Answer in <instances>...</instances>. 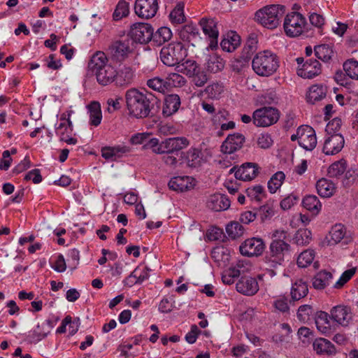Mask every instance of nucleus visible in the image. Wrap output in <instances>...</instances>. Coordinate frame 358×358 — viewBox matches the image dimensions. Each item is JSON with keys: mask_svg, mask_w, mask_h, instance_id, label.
Here are the masks:
<instances>
[{"mask_svg": "<svg viewBox=\"0 0 358 358\" xmlns=\"http://www.w3.org/2000/svg\"><path fill=\"white\" fill-rule=\"evenodd\" d=\"M343 69L346 74L352 79L358 80V62L352 59L343 64Z\"/></svg>", "mask_w": 358, "mask_h": 358, "instance_id": "de8ad7c7", "label": "nucleus"}, {"mask_svg": "<svg viewBox=\"0 0 358 358\" xmlns=\"http://www.w3.org/2000/svg\"><path fill=\"white\" fill-rule=\"evenodd\" d=\"M285 179V175L282 171L274 173L268 182V189L271 194H274L282 186Z\"/></svg>", "mask_w": 358, "mask_h": 358, "instance_id": "4c0bfd02", "label": "nucleus"}, {"mask_svg": "<svg viewBox=\"0 0 358 358\" xmlns=\"http://www.w3.org/2000/svg\"><path fill=\"white\" fill-rule=\"evenodd\" d=\"M316 188L318 194L323 197H330L335 192L334 183L326 178H322L317 182Z\"/></svg>", "mask_w": 358, "mask_h": 358, "instance_id": "c756f323", "label": "nucleus"}, {"mask_svg": "<svg viewBox=\"0 0 358 358\" xmlns=\"http://www.w3.org/2000/svg\"><path fill=\"white\" fill-rule=\"evenodd\" d=\"M90 114V123L93 126H98L101 121L102 114L101 106L98 102L94 101L88 106Z\"/></svg>", "mask_w": 358, "mask_h": 358, "instance_id": "e433bc0d", "label": "nucleus"}, {"mask_svg": "<svg viewBox=\"0 0 358 358\" xmlns=\"http://www.w3.org/2000/svg\"><path fill=\"white\" fill-rule=\"evenodd\" d=\"M240 36L235 32H231L222 40L220 45L223 50L231 52L240 45Z\"/></svg>", "mask_w": 358, "mask_h": 358, "instance_id": "2f4dec72", "label": "nucleus"}, {"mask_svg": "<svg viewBox=\"0 0 358 358\" xmlns=\"http://www.w3.org/2000/svg\"><path fill=\"white\" fill-rule=\"evenodd\" d=\"M189 78H192V82L197 87L203 86L208 81V77L206 73L201 71L200 69H199L198 72H196L195 75L192 76Z\"/></svg>", "mask_w": 358, "mask_h": 358, "instance_id": "338daca9", "label": "nucleus"}, {"mask_svg": "<svg viewBox=\"0 0 358 358\" xmlns=\"http://www.w3.org/2000/svg\"><path fill=\"white\" fill-rule=\"evenodd\" d=\"M187 162L190 167H198L201 164L202 152L197 148H190L187 152Z\"/></svg>", "mask_w": 358, "mask_h": 358, "instance_id": "a19ab883", "label": "nucleus"}, {"mask_svg": "<svg viewBox=\"0 0 358 358\" xmlns=\"http://www.w3.org/2000/svg\"><path fill=\"white\" fill-rule=\"evenodd\" d=\"M315 324L318 331L325 335L331 333L329 315L324 311H319L316 313L315 317Z\"/></svg>", "mask_w": 358, "mask_h": 358, "instance_id": "b1692460", "label": "nucleus"}, {"mask_svg": "<svg viewBox=\"0 0 358 358\" xmlns=\"http://www.w3.org/2000/svg\"><path fill=\"white\" fill-rule=\"evenodd\" d=\"M115 80L114 83L117 87H126L129 86L134 79V71L129 66L124 65L116 70L115 69Z\"/></svg>", "mask_w": 358, "mask_h": 358, "instance_id": "a211bd4d", "label": "nucleus"}, {"mask_svg": "<svg viewBox=\"0 0 358 358\" xmlns=\"http://www.w3.org/2000/svg\"><path fill=\"white\" fill-rule=\"evenodd\" d=\"M165 80L168 90L171 87H182L186 83L185 78L177 73H169Z\"/></svg>", "mask_w": 358, "mask_h": 358, "instance_id": "37998d69", "label": "nucleus"}, {"mask_svg": "<svg viewBox=\"0 0 358 358\" xmlns=\"http://www.w3.org/2000/svg\"><path fill=\"white\" fill-rule=\"evenodd\" d=\"M257 145L259 148L267 149L273 144V140L268 134H261L257 138Z\"/></svg>", "mask_w": 358, "mask_h": 358, "instance_id": "774afa93", "label": "nucleus"}, {"mask_svg": "<svg viewBox=\"0 0 358 358\" xmlns=\"http://www.w3.org/2000/svg\"><path fill=\"white\" fill-rule=\"evenodd\" d=\"M321 73V65L317 60L307 59L297 69V74L303 78L311 79Z\"/></svg>", "mask_w": 358, "mask_h": 358, "instance_id": "f3484780", "label": "nucleus"}, {"mask_svg": "<svg viewBox=\"0 0 358 358\" xmlns=\"http://www.w3.org/2000/svg\"><path fill=\"white\" fill-rule=\"evenodd\" d=\"M345 162L343 161H338L333 163L329 167L328 175L331 178H338L345 172Z\"/></svg>", "mask_w": 358, "mask_h": 358, "instance_id": "8fccbe9b", "label": "nucleus"}, {"mask_svg": "<svg viewBox=\"0 0 358 358\" xmlns=\"http://www.w3.org/2000/svg\"><path fill=\"white\" fill-rule=\"evenodd\" d=\"M306 24V18L301 13L292 12L286 15L283 27L287 36L296 37L303 32Z\"/></svg>", "mask_w": 358, "mask_h": 358, "instance_id": "0eeeda50", "label": "nucleus"}, {"mask_svg": "<svg viewBox=\"0 0 358 358\" xmlns=\"http://www.w3.org/2000/svg\"><path fill=\"white\" fill-rule=\"evenodd\" d=\"M73 131V124L71 120L68 122H60L55 127V132L58 136H63L66 134H71Z\"/></svg>", "mask_w": 358, "mask_h": 358, "instance_id": "e2e57ef3", "label": "nucleus"}, {"mask_svg": "<svg viewBox=\"0 0 358 358\" xmlns=\"http://www.w3.org/2000/svg\"><path fill=\"white\" fill-rule=\"evenodd\" d=\"M226 231L232 239H236L243 235L245 229L238 222H232L226 227Z\"/></svg>", "mask_w": 358, "mask_h": 358, "instance_id": "c03bdc74", "label": "nucleus"}, {"mask_svg": "<svg viewBox=\"0 0 358 358\" xmlns=\"http://www.w3.org/2000/svg\"><path fill=\"white\" fill-rule=\"evenodd\" d=\"M303 206L310 211L313 214L317 215L321 210L322 204L319 199L315 195H307L302 201Z\"/></svg>", "mask_w": 358, "mask_h": 358, "instance_id": "f704fd0d", "label": "nucleus"}, {"mask_svg": "<svg viewBox=\"0 0 358 358\" xmlns=\"http://www.w3.org/2000/svg\"><path fill=\"white\" fill-rule=\"evenodd\" d=\"M327 87L323 85H314L309 88L306 96L307 101L314 104L326 96Z\"/></svg>", "mask_w": 358, "mask_h": 358, "instance_id": "cd10ccee", "label": "nucleus"}, {"mask_svg": "<svg viewBox=\"0 0 358 358\" xmlns=\"http://www.w3.org/2000/svg\"><path fill=\"white\" fill-rule=\"evenodd\" d=\"M172 37L171 30L166 27H162L154 33L152 36V42L156 45H161L165 42L169 41Z\"/></svg>", "mask_w": 358, "mask_h": 358, "instance_id": "c9c22d12", "label": "nucleus"}, {"mask_svg": "<svg viewBox=\"0 0 358 358\" xmlns=\"http://www.w3.org/2000/svg\"><path fill=\"white\" fill-rule=\"evenodd\" d=\"M205 66L208 71L216 73L224 68L225 62L217 55L212 54L208 55Z\"/></svg>", "mask_w": 358, "mask_h": 358, "instance_id": "a878e982", "label": "nucleus"}, {"mask_svg": "<svg viewBox=\"0 0 358 358\" xmlns=\"http://www.w3.org/2000/svg\"><path fill=\"white\" fill-rule=\"evenodd\" d=\"M311 240V232L308 229L299 230L294 236V241L299 245H305L310 243Z\"/></svg>", "mask_w": 358, "mask_h": 358, "instance_id": "6e6d98bb", "label": "nucleus"}, {"mask_svg": "<svg viewBox=\"0 0 358 358\" xmlns=\"http://www.w3.org/2000/svg\"><path fill=\"white\" fill-rule=\"evenodd\" d=\"M287 232L284 230H275L272 234V241L269 245V253L272 262L279 265L285 259L291 257V246L286 242Z\"/></svg>", "mask_w": 358, "mask_h": 358, "instance_id": "39448f33", "label": "nucleus"}, {"mask_svg": "<svg viewBox=\"0 0 358 358\" xmlns=\"http://www.w3.org/2000/svg\"><path fill=\"white\" fill-rule=\"evenodd\" d=\"M230 206L229 199L224 194L210 195L207 201V207L215 211L227 210Z\"/></svg>", "mask_w": 358, "mask_h": 358, "instance_id": "4be33fe9", "label": "nucleus"}, {"mask_svg": "<svg viewBox=\"0 0 358 358\" xmlns=\"http://www.w3.org/2000/svg\"><path fill=\"white\" fill-rule=\"evenodd\" d=\"M125 101L129 114L138 119L152 116V110L157 103V98L147 95L136 88H131L125 93Z\"/></svg>", "mask_w": 358, "mask_h": 358, "instance_id": "f257e3e1", "label": "nucleus"}, {"mask_svg": "<svg viewBox=\"0 0 358 358\" xmlns=\"http://www.w3.org/2000/svg\"><path fill=\"white\" fill-rule=\"evenodd\" d=\"M285 12V7L280 5L266 6L255 12V20L267 29H275Z\"/></svg>", "mask_w": 358, "mask_h": 358, "instance_id": "20e7f679", "label": "nucleus"}, {"mask_svg": "<svg viewBox=\"0 0 358 358\" xmlns=\"http://www.w3.org/2000/svg\"><path fill=\"white\" fill-rule=\"evenodd\" d=\"M199 69L200 68L196 62L190 59H184L176 67L178 72L185 74L188 77L195 75L198 72Z\"/></svg>", "mask_w": 358, "mask_h": 358, "instance_id": "c85d7f7f", "label": "nucleus"}, {"mask_svg": "<svg viewBox=\"0 0 358 358\" xmlns=\"http://www.w3.org/2000/svg\"><path fill=\"white\" fill-rule=\"evenodd\" d=\"M129 35L134 41L145 44L152 41L153 28L148 23H135L131 27Z\"/></svg>", "mask_w": 358, "mask_h": 358, "instance_id": "9d476101", "label": "nucleus"}, {"mask_svg": "<svg viewBox=\"0 0 358 358\" xmlns=\"http://www.w3.org/2000/svg\"><path fill=\"white\" fill-rule=\"evenodd\" d=\"M122 98L120 96L116 95L115 98H109L106 101L108 105L107 110L109 113H113L114 111L118 110L121 108V102Z\"/></svg>", "mask_w": 358, "mask_h": 358, "instance_id": "69168bd1", "label": "nucleus"}, {"mask_svg": "<svg viewBox=\"0 0 358 358\" xmlns=\"http://www.w3.org/2000/svg\"><path fill=\"white\" fill-rule=\"evenodd\" d=\"M314 50L315 56L323 62L329 61L334 55L331 47L327 44L317 45Z\"/></svg>", "mask_w": 358, "mask_h": 358, "instance_id": "79ce46f5", "label": "nucleus"}, {"mask_svg": "<svg viewBox=\"0 0 358 358\" xmlns=\"http://www.w3.org/2000/svg\"><path fill=\"white\" fill-rule=\"evenodd\" d=\"M315 258V252L313 250H306L302 252L297 258V264L299 267L305 268L309 266Z\"/></svg>", "mask_w": 358, "mask_h": 358, "instance_id": "49530a36", "label": "nucleus"}, {"mask_svg": "<svg viewBox=\"0 0 358 358\" xmlns=\"http://www.w3.org/2000/svg\"><path fill=\"white\" fill-rule=\"evenodd\" d=\"M265 249L262 238H252L245 240L239 247L241 253L247 257L259 256Z\"/></svg>", "mask_w": 358, "mask_h": 358, "instance_id": "f8f14e48", "label": "nucleus"}, {"mask_svg": "<svg viewBox=\"0 0 358 358\" xmlns=\"http://www.w3.org/2000/svg\"><path fill=\"white\" fill-rule=\"evenodd\" d=\"M173 152L180 151L189 145V141L186 137L170 138Z\"/></svg>", "mask_w": 358, "mask_h": 358, "instance_id": "4d7b16f0", "label": "nucleus"}, {"mask_svg": "<svg viewBox=\"0 0 358 358\" xmlns=\"http://www.w3.org/2000/svg\"><path fill=\"white\" fill-rule=\"evenodd\" d=\"M345 140L340 134H333L325 139L323 152L327 155L338 153L343 148Z\"/></svg>", "mask_w": 358, "mask_h": 358, "instance_id": "dca6fc26", "label": "nucleus"}, {"mask_svg": "<svg viewBox=\"0 0 358 358\" xmlns=\"http://www.w3.org/2000/svg\"><path fill=\"white\" fill-rule=\"evenodd\" d=\"M245 143V136L240 133L229 134L221 145V151L231 154L240 150Z\"/></svg>", "mask_w": 358, "mask_h": 358, "instance_id": "4468645a", "label": "nucleus"}, {"mask_svg": "<svg viewBox=\"0 0 358 358\" xmlns=\"http://www.w3.org/2000/svg\"><path fill=\"white\" fill-rule=\"evenodd\" d=\"M129 13V6L124 0H121L118 2L116 8L113 13V18L115 20H120L123 17L127 16Z\"/></svg>", "mask_w": 358, "mask_h": 358, "instance_id": "3c124183", "label": "nucleus"}, {"mask_svg": "<svg viewBox=\"0 0 358 358\" xmlns=\"http://www.w3.org/2000/svg\"><path fill=\"white\" fill-rule=\"evenodd\" d=\"M308 292V285L302 280H296L292 287L291 296L293 301L305 297Z\"/></svg>", "mask_w": 358, "mask_h": 358, "instance_id": "72a5a7b5", "label": "nucleus"}, {"mask_svg": "<svg viewBox=\"0 0 358 358\" xmlns=\"http://www.w3.org/2000/svg\"><path fill=\"white\" fill-rule=\"evenodd\" d=\"M108 58L103 52L94 53L88 62V70L96 77L99 85L105 87L113 83L115 68L108 64Z\"/></svg>", "mask_w": 358, "mask_h": 358, "instance_id": "f03ea898", "label": "nucleus"}, {"mask_svg": "<svg viewBox=\"0 0 358 358\" xmlns=\"http://www.w3.org/2000/svg\"><path fill=\"white\" fill-rule=\"evenodd\" d=\"M130 52L129 41H117L113 43L108 48V54L110 57L120 62L124 59Z\"/></svg>", "mask_w": 358, "mask_h": 358, "instance_id": "2eb2a0df", "label": "nucleus"}, {"mask_svg": "<svg viewBox=\"0 0 358 358\" xmlns=\"http://www.w3.org/2000/svg\"><path fill=\"white\" fill-rule=\"evenodd\" d=\"M280 112L273 107H262L255 110L252 115L253 123L257 127H269L278 122Z\"/></svg>", "mask_w": 358, "mask_h": 358, "instance_id": "1a4fd4ad", "label": "nucleus"}, {"mask_svg": "<svg viewBox=\"0 0 358 358\" xmlns=\"http://www.w3.org/2000/svg\"><path fill=\"white\" fill-rule=\"evenodd\" d=\"M313 312V308L310 305H302L298 309L297 317L303 322H308Z\"/></svg>", "mask_w": 358, "mask_h": 358, "instance_id": "052dcab7", "label": "nucleus"}, {"mask_svg": "<svg viewBox=\"0 0 358 358\" xmlns=\"http://www.w3.org/2000/svg\"><path fill=\"white\" fill-rule=\"evenodd\" d=\"M180 99L178 94L167 95L164 101L162 114L165 117H169L176 113L180 106Z\"/></svg>", "mask_w": 358, "mask_h": 358, "instance_id": "5701e85b", "label": "nucleus"}, {"mask_svg": "<svg viewBox=\"0 0 358 358\" xmlns=\"http://www.w3.org/2000/svg\"><path fill=\"white\" fill-rule=\"evenodd\" d=\"M236 287L239 293L247 296H252L259 290L257 280L248 276L241 277L236 283Z\"/></svg>", "mask_w": 358, "mask_h": 358, "instance_id": "6ab92c4d", "label": "nucleus"}, {"mask_svg": "<svg viewBox=\"0 0 358 358\" xmlns=\"http://www.w3.org/2000/svg\"><path fill=\"white\" fill-rule=\"evenodd\" d=\"M262 222L270 220L275 214L273 205L266 203L261 206L257 213Z\"/></svg>", "mask_w": 358, "mask_h": 358, "instance_id": "864d4df0", "label": "nucleus"}, {"mask_svg": "<svg viewBox=\"0 0 358 358\" xmlns=\"http://www.w3.org/2000/svg\"><path fill=\"white\" fill-rule=\"evenodd\" d=\"M224 87L222 84L213 83L208 85L205 90L206 94L210 99H218L223 92Z\"/></svg>", "mask_w": 358, "mask_h": 358, "instance_id": "603ef678", "label": "nucleus"}, {"mask_svg": "<svg viewBox=\"0 0 358 358\" xmlns=\"http://www.w3.org/2000/svg\"><path fill=\"white\" fill-rule=\"evenodd\" d=\"M199 35V29L193 24H186L179 31L180 38L184 41L190 42Z\"/></svg>", "mask_w": 358, "mask_h": 358, "instance_id": "ea45409f", "label": "nucleus"}, {"mask_svg": "<svg viewBox=\"0 0 358 358\" xmlns=\"http://www.w3.org/2000/svg\"><path fill=\"white\" fill-rule=\"evenodd\" d=\"M273 306L278 310L285 313H288L289 307L288 305V299L285 296H279L273 301Z\"/></svg>", "mask_w": 358, "mask_h": 358, "instance_id": "680f3d73", "label": "nucleus"}, {"mask_svg": "<svg viewBox=\"0 0 358 358\" xmlns=\"http://www.w3.org/2000/svg\"><path fill=\"white\" fill-rule=\"evenodd\" d=\"M292 141H297L299 145L306 150H313L317 145L315 130L308 125L299 127L296 134L290 137Z\"/></svg>", "mask_w": 358, "mask_h": 358, "instance_id": "6e6552de", "label": "nucleus"}, {"mask_svg": "<svg viewBox=\"0 0 358 358\" xmlns=\"http://www.w3.org/2000/svg\"><path fill=\"white\" fill-rule=\"evenodd\" d=\"M346 234L345 227L341 224H335L329 231L330 244H336L344 238Z\"/></svg>", "mask_w": 358, "mask_h": 358, "instance_id": "58836bf2", "label": "nucleus"}, {"mask_svg": "<svg viewBox=\"0 0 358 358\" xmlns=\"http://www.w3.org/2000/svg\"><path fill=\"white\" fill-rule=\"evenodd\" d=\"M257 38L254 36H250L243 49L242 55L244 57L250 59L251 56L256 52L257 50Z\"/></svg>", "mask_w": 358, "mask_h": 358, "instance_id": "09e8293b", "label": "nucleus"}, {"mask_svg": "<svg viewBox=\"0 0 358 358\" xmlns=\"http://www.w3.org/2000/svg\"><path fill=\"white\" fill-rule=\"evenodd\" d=\"M252 66L254 71L260 76H270L279 67L278 56L268 50L257 53L252 59Z\"/></svg>", "mask_w": 358, "mask_h": 358, "instance_id": "7ed1b4c3", "label": "nucleus"}, {"mask_svg": "<svg viewBox=\"0 0 358 358\" xmlns=\"http://www.w3.org/2000/svg\"><path fill=\"white\" fill-rule=\"evenodd\" d=\"M187 56V50L180 42L171 43L160 51L161 61L168 66H176Z\"/></svg>", "mask_w": 358, "mask_h": 358, "instance_id": "423d86ee", "label": "nucleus"}, {"mask_svg": "<svg viewBox=\"0 0 358 358\" xmlns=\"http://www.w3.org/2000/svg\"><path fill=\"white\" fill-rule=\"evenodd\" d=\"M250 59L241 56L240 58L236 59L231 64V69L233 71L241 73L243 69L248 66Z\"/></svg>", "mask_w": 358, "mask_h": 358, "instance_id": "0e129e2a", "label": "nucleus"}, {"mask_svg": "<svg viewBox=\"0 0 358 358\" xmlns=\"http://www.w3.org/2000/svg\"><path fill=\"white\" fill-rule=\"evenodd\" d=\"M235 173V177L241 180H251L254 179L259 173L258 165L255 163L246 162L236 169V166L231 168L229 173Z\"/></svg>", "mask_w": 358, "mask_h": 358, "instance_id": "ddd939ff", "label": "nucleus"}, {"mask_svg": "<svg viewBox=\"0 0 358 358\" xmlns=\"http://www.w3.org/2000/svg\"><path fill=\"white\" fill-rule=\"evenodd\" d=\"M147 85L154 91L165 93L167 89L166 80L159 77H155L147 80Z\"/></svg>", "mask_w": 358, "mask_h": 358, "instance_id": "a18cd8bd", "label": "nucleus"}, {"mask_svg": "<svg viewBox=\"0 0 358 358\" xmlns=\"http://www.w3.org/2000/svg\"><path fill=\"white\" fill-rule=\"evenodd\" d=\"M52 327V322L50 320H46L41 324H38L31 335L34 341H40L45 338L50 333Z\"/></svg>", "mask_w": 358, "mask_h": 358, "instance_id": "7c9ffc66", "label": "nucleus"}, {"mask_svg": "<svg viewBox=\"0 0 358 358\" xmlns=\"http://www.w3.org/2000/svg\"><path fill=\"white\" fill-rule=\"evenodd\" d=\"M203 33L211 38L213 40L217 39L218 30L216 22L213 19L202 18L199 22Z\"/></svg>", "mask_w": 358, "mask_h": 358, "instance_id": "473e14b6", "label": "nucleus"}, {"mask_svg": "<svg viewBox=\"0 0 358 358\" xmlns=\"http://www.w3.org/2000/svg\"><path fill=\"white\" fill-rule=\"evenodd\" d=\"M169 187L176 192H185L194 186V179L190 176H176L169 182Z\"/></svg>", "mask_w": 358, "mask_h": 358, "instance_id": "aec40b11", "label": "nucleus"}, {"mask_svg": "<svg viewBox=\"0 0 358 358\" xmlns=\"http://www.w3.org/2000/svg\"><path fill=\"white\" fill-rule=\"evenodd\" d=\"M158 8L157 0H136L135 1V13L141 18H152L156 15Z\"/></svg>", "mask_w": 358, "mask_h": 358, "instance_id": "9b49d317", "label": "nucleus"}, {"mask_svg": "<svg viewBox=\"0 0 358 358\" xmlns=\"http://www.w3.org/2000/svg\"><path fill=\"white\" fill-rule=\"evenodd\" d=\"M356 271L355 268H352L345 271L338 280L334 284V287L336 289L341 288L347 282H348L352 277L355 275Z\"/></svg>", "mask_w": 358, "mask_h": 358, "instance_id": "bf43d9fd", "label": "nucleus"}, {"mask_svg": "<svg viewBox=\"0 0 358 358\" xmlns=\"http://www.w3.org/2000/svg\"><path fill=\"white\" fill-rule=\"evenodd\" d=\"M184 6L178 4L170 13V19L174 24H181L185 22V16L183 10Z\"/></svg>", "mask_w": 358, "mask_h": 358, "instance_id": "5fc2aeb1", "label": "nucleus"}, {"mask_svg": "<svg viewBox=\"0 0 358 358\" xmlns=\"http://www.w3.org/2000/svg\"><path fill=\"white\" fill-rule=\"evenodd\" d=\"M333 278L331 272L323 270L318 272L313 278V286L317 289H323L328 286Z\"/></svg>", "mask_w": 358, "mask_h": 358, "instance_id": "bb28decb", "label": "nucleus"}, {"mask_svg": "<svg viewBox=\"0 0 358 358\" xmlns=\"http://www.w3.org/2000/svg\"><path fill=\"white\" fill-rule=\"evenodd\" d=\"M245 192L248 197L259 201L263 198L264 188L262 185H255L246 189Z\"/></svg>", "mask_w": 358, "mask_h": 358, "instance_id": "13d9d810", "label": "nucleus"}, {"mask_svg": "<svg viewBox=\"0 0 358 358\" xmlns=\"http://www.w3.org/2000/svg\"><path fill=\"white\" fill-rule=\"evenodd\" d=\"M314 350L320 355H333L336 352L334 345L325 338H317L313 342Z\"/></svg>", "mask_w": 358, "mask_h": 358, "instance_id": "393cba45", "label": "nucleus"}, {"mask_svg": "<svg viewBox=\"0 0 358 358\" xmlns=\"http://www.w3.org/2000/svg\"><path fill=\"white\" fill-rule=\"evenodd\" d=\"M331 316L332 320L343 327L348 326L352 319L350 308L343 306L334 307L331 310Z\"/></svg>", "mask_w": 358, "mask_h": 358, "instance_id": "412c9836", "label": "nucleus"}]
</instances>
